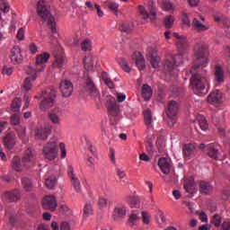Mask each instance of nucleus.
Here are the masks:
<instances>
[{
  "mask_svg": "<svg viewBox=\"0 0 230 230\" xmlns=\"http://www.w3.org/2000/svg\"><path fill=\"white\" fill-rule=\"evenodd\" d=\"M192 76L190 78V85L196 94H202L205 89H209V78L206 76L207 73L202 72L200 65L194 64L190 69Z\"/></svg>",
  "mask_w": 230,
  "mask_h": 230,
  "instance_id": "1",
  "label": "nucleus"
},
{
  "mask_svg": "<svg viewBox=\"0 0 230 230\" xmlns=\"http://www.w3.org/2000/svg\"><path fill=\"white\" fill-rule=\"evenodd\" d=\"M49 8L48 2L41 0L38 2L37 13L46 22L48 28L51 30V33H57V22H55V17L52 16Z\"/></svg>",
  "mask_w": 230,
  "mask_h": 230,
  "instance_id": "2",
  "label": "nucleus"
},
{
  "mask_svg": "<svg viewBox=\"0 0 230 230\" xmlns=\"http://www.w3.org/2000/svg\"><path fill=\"white\" fill-rule=\"evenodd\" d=\"M193 52L194 58L196 59L194 64L199 66L202 73H208V70L205 69V67H208V64H209V59H208V56L209 55L208 45L203 41H198L194 46Z\"/></svg>",
  "mask_w": 230,
  "mask_h": 230,
  "instance_id": "3",
  "label": "nucleus"
},
{
  "mask_svg": "<svg viewBox=\"0 0 230 230\" xmlns=\"http://www.w3.org/2000/svg\"><path fill=\"white\" fill-rule=\"evenodd\" d=\"M184 60H186V52L180 50V53L165 60L164 64V73L167 76H177V73H179L177 66L184 64Z\"/></svg>",
  "mask_w": 230,
  "mask_h": 230,
  "instance_id": "4",
  "label": "nucleus"
},
{
  "mask_svg": "<svg viewBox=\"0 0 230 230\" xmlns=\"http://www.w3.org/2000/svg\"><path fill=\"white\" fill-rule=\"evenodd\" d=\"M33 159L35 156L33 155V152L29 148L23 157L21 158L19 156H14L12 160V168L15 170V172H22L25 168H30L33 163Z\"/></svg>",
  "mask_w": 230,
  "mask_h": 230,
  "instance_id": "5",
  "label": "nucleus"
},
{
  "mask_svg": "<svg viewBox=\"0 0 230 230\" xmlns=\"http://www.w3.org/2000/svg\"><path fill=\"white\" fill-rule=\"evenodd\" d=\"M57 97V92L53 89H47L41 92V101L40 107L41 111H46V109H49L53 107L55 104V98Z\"/></svg>",
  "mask_w": 230,
  "mask_h": 230,
  "instance_id": "6",
  "label": "nucleus"
},
{
  "mask_svg": "<svg viewBox=\"0 0 230 230\" xmlns=\"http://www.w3.org/2000/svg\"><path fill=\"white\" fill-rule=\"evenodd\" d=\"M58 155V142L55 140L49 141L43 146V156L48 161H55Z\"/></svg>",
  "mask_w": 230,
  "mask_h": 230,
  "instance_id": "7",
  "label": "nucleus"
},
{
  "mask_svg": "<svg viewBox=\"0 0 230 230\" xmlns=\"http://www.w3.org/2000/svg\"><path fill=\"white\" fill-rule=\"evenodd\" d=\"M166 116L168 117L169 127H173L177 123V114L179 113V102L175 101H170L165 110Z\"/></svg>",
  "mask_w": 230,
  "mask_h": 230,
  "instance_id": "8",
  "label": "nucleus"
},
{
  "mask_svg": "<svg viewBox=\"0 0 230 230\" xmlns=\"http://www.w3.org/2000/svg\"><path fill=\"white\" fill-rule=\"evenodd\" d=\"M84 89L86 93H89L91 96L100 98V92L96 89V84H94V81H93V78L89 76V74H86V76L84 77Z\"/></svg>",
  "mask_w": 230,
  "mask_h": 230,
  "instance_id": "9",
  "label": "nucleus"
},
{
  "mask_svg": "<svg viewBox=\"0 0 230 230\" xmlns=\"http://www.w3.org/2000/svg\"><path fill=\"white\" fill-rule=\"evenodd\" d=\"M148 10L150 13H148V12L145 10V7H143V5H138V12L143 19H150V21H155L156 9L155 4H154V2L149 3Z\"/></svg>",
  "mask_w": 230,
  "mask_h": 230,
  "instance_id": "10",
  "label": "nucleus"
},
{
  "mask_svg": "<svg viewBox=\"0 0 230 230\" xmlns=\"http://www.w3.org/2000/svg\"><path fill=\"white\" fill-rule=\"evenodd\" d=\"M9 58L12 64H13L14 66L17 64H22L23 57L21 48L19 46H14L13 49H11Z\"/></svg>",
  "mask_w": 230,
  "mask_h": 230,
  "instance_id": "11",
  "label": "nucleus"
},
{
  "mask_svg": "<svg viewBox=\"0 0 230 230\" xmlns=\"http://www.w3.org/2000/svg\"><path fill=\"white\" fill-rule=\"evenodd\" d=\"M67 175L71 181V184L74 190L77 193H80V191H82V184L80 183V180H78V177L75 175V169L73 168V165H68Z\"/></svg>",
  "mask_w": 230,
  "mask_h": 230,
  "instance_id": "12",
  "label": "nucleus"
},
{
  "mask_svg": "<svg viewBox=\"0 0 230 230\" xmlns=\"http://www.w3.org/2000/svg\"><path fill=\"white\" fill-rule=\"evenodd\" d=\"M49 118L53 125H60L62 118H64V111L60 108H55L49 114Z\"/></svg>",
  "mask_w": 230,
  "mask_h": 230,
  "instance_id": "13",
  "label": "nucleus"
},
{
  "mask_svg": "<svg viewBox=\"0 0 230 230\" xmlns=\"http://www.w3.org/2000/svg\"><path fill=\"white\" fill-rule=\"evenodd\" d=\"M60 92L65 98H69L73 94V83L69 80H63L59 84Z\"/></svg>",
  "mask_w": 230,
  "mask_h": 230,
  "instance_id": "14",
  "label": "nucleus"
},
{
  "mask_svg": "<svg viewBox=\"0 0 230 230\" xmlns=\"http://www.w3.org/2000/svg\"><path fill=\"white\" fill-rule=\"evenodd\" d=\"M106 107L109 114L114 118L119 114V106L116 102V99L114 97H110L106 102Z\"/></svg>",
  "mask_w": 230,
  "mask_h": 230,
  "instance_id": "15",
  "label": "nucleus"
},
{
  "mask_svg": "<svg viewBox=\"0 0 230 230\" xmlns=\"http://www.w3.org/2000/svg\"><path fill=\"white\" fill-rule=\"evenodd\" d=\"M183 188L190 195H195L197 193V188H195V178L193 176L184 177Z\"/></svg>",
  "mask_w": 230,
  "mask_h": 230,
  "instance_id": "16",
  "label": "nucleus"
},
{
  "mask_svg": "<svg viewBox=\"0 0 230 230\" xmlns=\"http://www.w3.org/2000/svg\"><path fill=\"white\" fill-rule=\"evenodd\" d=\"M172 37L175 38L176 48H178L180 51L188 49V38H186V36H181V34L174 32L172 33Z\"/></svg>",
  "mask_w": 230,
  "mask_h": 230,
  "instance_id": "17",
  "label": "nucleus"
},
{
  "mask_svg": "<svg viewBox=\"0 0 230 230\" xmlns=\"http://www.w3.org/2000/svg\"><path fill=\"white\" fill-rule=\"evenodd\" d=\"M208 102L212 105H220L224 102V94L219 90H215L208 96Z\"/></svg>",
  "mask_w": 230,
  "mask_h": 230,
  "instance_id": "18",
  "label": "nucleus"
},
{
  "mask_svg": "<svg viewBox=\"0 0 230 230\" xmlns=\"http://www.w3.org/2000/svg\"><path fill=\"white\" fill-rule=\"evenodd\" d=\"M57 199L53 196H45L42 199L43 209H48L49 211H55L57 209Z\"/></svg>",
  "mask_w": 230,
  "mask_h": 230,
  "instance_id": "19",
  "label": "nucleus"
},
{
  "mask_svg": "<svg viewBox=\"0 0 230 230\" xmlns=\"http://www.w3.org/2000/svg\"><path fill=\"white\" fill-rule=\"evenodd\" d=\"M147 57L152 67H154V69H157V67H159V62H161V58L157 55V50L155 49L149 48L147 49Z\"/></svg>",
  "mask_w": 230,
  "mask_h": 230,
  "instance_id": "20",
  "label": "nucleus"
},
{
  "mask_svg": "<svg viewBox=\"0 0 230 230\" xmlns=\"http://www.w3.org/2000/svg\"><path fill=\"white\" fill-rule=\"evenodd\" d=\"M214 80L218 84H224V82H226L224 68L220 65H217L214 68Z\"/></svg>",
  "mask_w": 230,
  "mask_h": 230,
  "instance_id": "21",
  "label": "nucleus"
},
{
  "mask_svg": "<svg viewBox=\"0 0 230 230\" xmlns=\"http://www.w3.org/2000/svg\"><path fill=\"white\" fill-rule=\"evenodd\" d=\"M49 134H51L50 125H47L44 128H40L36 130V137L42 141L48 139V136H49Z\"/></svg>",
  "mask_w": 230,
  "mask_h": 230,
  "instance_id": "22",
  "label": "nucleus"
},
{
  "mask_svg": "<svg viewBox=\"0 0 230 230\" xmlns=\"http://www.w3.org/2000/svg\"><path fill=\"white\" fill-rule=\"evenodd\" d=\"M182 154L186 161L191 159L192 157H195V146H193L192 144H186L185 146H183Z\"/></svg>",
  "mask_w": 230,
  "mask_h": 230,
  "instance_id": "23",
  "label": "nucleus"
},
{
  "mask_svg": "<svg viewBox=\"0 0 230 230\" xmlns=\"http://www.w3.org/2000/svg\"><path fill=\"white\" fill-rule=\"evenodd\" d=\"M158 166L164 175H168L170 173V169L172 168L170 159L165 157L160 158L158 161Z\"/></svg>",
  "mask_w": 230,
  "mask_h": 230,
  "instance_id": "24",
  "label": "nucleus"
},
{
  "mask_svg": "<svg viewBox=\"0 0 230 230\" xmlns=\"http://www.w3.org/2000/svg\"><path fill=\"white\" fill-rule=\"evenodd\" d=\"M4 199L9 202H17L21 199V190H13L4 193Z\"/></svg>",
  "mask_w": 230,
  "mask_h": 230,
  "instance_id": "25",
  "label": "nucleus"
},
{
  "mask_svg": "<svg viewBox=\"0 0 230 230\" xmlns=\"http://www.w3.org/2000/svg\"><path fill=\"white\" fill-rule=\"evenodd\" d=\"M4 145L7 150H12L13 146H15V133L11 132L8 133L4 137Z\"/></svg>",
  "mask_w": 230,
  "mask_h": 230,
  "instance_id": "26",
  "label": "nucleus"
},
{
  "mask_svg": "<svg viewBox=\"0 0 230 230\" xmlns=\"http://www.w3.org/2000/svg\"><path fill=\"white\" fill-rule=\"evenodd\" d=\"M191 26L193 30H195V31H198V33H204V31H208V30H209V27L208 25H204L197 18H193Z\"/></svg>",
  "mask_w": 230,
  "mask_h": 230,
  "instance_id": "27",
  "label": "nucleus"
},
{
  "mask_svg": "<svg viewBox=\"0 0 230 230\" xmlns=\"http://www.w3.org/2000/svg\"><path fill=\"white\" fill-rule=\"evenodd\" d=\"M133 60H135L136 65L139 70L145 69V58L141 54V52H134L132 55Z\"/></svg>",
  "mask_w": 230,
  "mask_h": 230,
  "instance_id": "28",
  "label": "nucleus"
},
{
  "mask_svg": "<svg viewBox=\"0 0 230 230\" xmlns=\"http://www.w3.org/2000/svg\"><path fill=\"white\" fill-rule=\"evenodd\" d=\"M42 71H44V66H42L41 67H38L36 66V69H33V67L31 66H28L26 68V73L30 75L28 76V78H31L32 81L37 80V74L42 73Z\"/></svg>",
  "mask_w": 230,
  "mask_h": 230,
  "instance_id": "29",
  "label": "nucleus"
},
{
  "mask_svg": "<svg viewBox=\"0 0 230 230\" xmlns=\"http://www.w3.org/2000/svg\"><path fill=\"white\" fill-rule=\"evenodd\" d=\"M208 155L212 159H218V146L209 144L207 146Z\"/></svg>",
  "mask_w": 230,
  "mask_h": 230,
  "instance_id": "30",
  "label": "nucleus"
},
{
  "mask_svg": "<svg viewBox=\"0 0 230 230\" xmlns=\"http://www.w3.org/2000/svg\"><path fill=\"white\" fill-rule=\"evenodd\" d=\"M94 57L93 55L85 56L84 58V69L86 71H93L94 69Z\"/></svg>",
  "mask_w": 230,
  "mask_h": 230,
  "instance_id": "31",
  "label": "nucleus"
},
{
  "mask_svg": "<svg viewBox=\"0 0 230 230\" xmlns=\"http://www.w3.org/2000/svg\"><path fill=\"white\" fill-rule=\"evenodd\" d=\"M49 53L48 52H44L43 54L39 55L36 58V66L38 67H41L42 66H44V67H46L45 64L46 62H48V60H49Z\"/></svg>",
  "mask_w": 230,
  "mask_h": 230,
  "instance_id": "32",
  "label": "nucleus"
},
{
  "mask_svg": "<svg viewBox=\"0 0 230 230\" xmlns=\"http://www.w3.org/2000/svg\"><path fill=\"white\" fill-rule=\"evenodd\" d=\"M199 191L205 195H209L213 191V186L208 181H200Z\"/></svg>",
  "mask_w": 230,
  "mask_h": 230,
  "instance_id": "33",
  "label": "nucleus"
},
{
  "mask_svg": "<svg viewBox=\"0 0 230 230\" xmlns=\"http://www.w3.org/2000/svg\"><path fill=\"white\" fill-rule=\"evenodd\" d=\"M144 121L147 128H152V123H154V119L152 118V111H144Z\"/></svg>",
  "mask_w": 230,
  "mask_h": 230,
  "instance_id": "34",
  "label": "nucleus"
},
{
  "mask_svg": "<svg viewBox=\"0 0 230 230\" xmlns=\"http://www.w3.org/2000/svg\"><path fill=\"white\" fill-rule=\"evenodd\" d=\"M142 98L146 102H148L152 98V87L148 84H143L142 86Z\"/></svg>",
  "mask_w": 230,
  "mask_h": 230,
  "instance_id": "35",
  "label": "nucleus"
},
{
  "mask_svg": "<svg viewBox=\"0 0 230 230\" xmlns=\"http://www.w3.org/2000/svg\"><path fill=\"white\" fill-rule=\"evenodd\" d=\"M195 123L199 125L201 130H208V120H206V117L198 115Z\"/></svg>",
  "mask_w": 230,
  "mask_h": 230,
  "instance_id": "36",
  "label": "nucleus"
},
{
  "mask_svg": "<svg viewBox=\"0 0 230 230\" xmlns=\"http://www.w3.org/2000/svg\"><path fill=\"white\" fill-rule=\"evenodd\" d=\"M127 214V208L124 206L119 205L114 209L115 218H122Z\"/></svg>",
  "mask_w": 230,
  "mask_h": 230,
  "instance_id": "37",
  "label": "nucleus"
},
{
  "mask_svg": "<svg viewBox=\"0 0 230 230\" xmlns=\"http://www.w3.org/2000/svg\"><path fill=\"white\" fill-rule=\"evenodd\" d=\"M64 64H66V58H64V56L62 55H57L55 57V60L52 64L53 67H64Z\"/></svg>",
  "mask_w": 230,
  "mask_h": 230,
  "instance_id": "38",
  "label": "nucleus"
},
{
  "mask_svg": "<svg viewBox=\"0 0 230 230\" xmlns=\"http://www.w3.org/2000/svg\"><path fill=\"white\" fill-rule=\"evenodd\" d=\"M22 186L26 191H31V190H33V183L30 178H22Z\"/></svg>",
  "mask_w": 230,
  "mask_h": 230,
  "instance_id": "39",
  "label": "nucleus"
},
{
  "mask_svg": "<svg viewBox=\"0 0 230 230\" xmlns=\"http://www.w3.org/2000/svg\"><path fill=\"white\" fill-rule=\"evenodd\" d=\"M57 184V177L55 175H51L45 181V185L49 190H53L55 188V185Z\"/></svg>",
  "mask_w": 230,
  "mask_h": 230,
  "instance_id": "40",
  "label": "nucleus"
},
{
  "mask_svg": "<svg viewBox=\"0 0 230 230\" xmlns=\"http://www.w3.org/2000/svg\"><path fill=\"white\" fill-rule=\"evenodd\" d=\"M173 22H175V17L173 15L165 16L164 23L167 30L173 28Z\"/></svg>",
  "mask_w": 230,
  "mask_h": 230,
  "instance_id": "41",
  "label": "nucleus"
},
{
  "mask_svg": "<svg viewBox=\"0 0 230 230\" xmlns=\"http://www.w3.org/2000/svg\"><path fill=\"white\" fill-rule=\"evenodd\" d=\"M22 105V100L19 97H16L13 100L11 104V109L13 112H19Z\"/></svg>",
  "mask_w": 230,
  "mask_h": 230,
  "instance_id": "42",
  "label": "nucleus"
},
{
  "mask_svg": "<svg viewBox=\"0 0 230 230\" xmlns=\"http://www.w3.org/2000/svg\"><path fill=\"white\" fill-rule=\"evenodd\" d=\"M102 79L103 80L104 84L109 87V89H114V83L112 82V80H111L107 73L103 72L102 74Z\"/></svg>",
  "mask_w": 230,
  "mask_h": 230,
  "instance_id": "43",
  "label": "nucleus"
},
{
  "mask_svg": "<svg viewBox=\"0 0 230 230\" xmlns=\"http://www.w3.org/2000/svg\"><path fill=\"white\" fill-rule=\"evenodd\" d=\"M117 62L120 65V67L123 69V71L126 73H130V66L125 58H119Z\"/></svg>",
  "mask_w": 230,
  "mask_h": 230,
  "instance_id": "44",
  "label": "nucleus"
},
{
  "mask_svg": "<svg viewBox=\"0 0 230 230\" xmlns=\"http://www.w3.org/2000/svg\"><path fill=\"white\" fill-rule=\"evenodd\" d=\"M211 224H213L215 227H220V225L222 224V217L218 214H215L211 218Z\"/></svg>",
  "mask_w": 230,
  "mask_h": 230,
  "instance_id": "45",
  "label": "nucleus"
},
{
  "mask_svg": "<svg viewBox=\"0 0 230 230\" xmlns=\"http://www.w3.org/2000/svg\"><path fill=\"white\" fill-rule=\"evenodd\" d=\"M34 81L31 80V77H27L23 82L22 90L23 91H31L32 87V83Z\"/></svg>",
  "mask_w": 230,
  "mask_h": 230,
  "instance_id": "46",
  "label": "nucleus"
},
{
  "mask_svg": "<svg viewBox=\"0 0 230 230\" xmlns=\"http://www.w3.org/2000/svg\"><path fill=\"white\" fill-rule=\"evenodd\" d=\"M94 210L93 209V205L86 203L84 208V217H91Z\"/></svg>",
  "mask_w": 230,
  "mask_h": 230,
  "instance_id": "47",
  "label": "nucleus"
},
{
  "mask_svg": "<svg viewBox=\"0 0 230 230\" xmlns=\"http://www.w3.org/2000/svg\"><path fill=\"white\" fill-rule=\"evenodd\" d=\"M181 22L183 26H186L187 28H191V22L190 21V17L188 16V13H183L181 14Z\"/></svg>",
  "mask_w": 230,
  "mask_h": 230,
  "instance_id": "48",
  "label": "nucleus"
},
{
  "mask_svg": "<svg viewBox=\"0 0 230 230\" xmlns=\"http://www.w3.org/2000/svg\"><path fill=\"white\" fill-rule=\"evenodd\" d=\"M162 8L165 12H173V4L170 1H164L162 4Z\"/></svg>",
  "mask_w": 230,
  "mask_h": 230,
  "instance_id": "49",
  "label": "nucleus"
},
{
  "mask_svg": "<svg viewBox=\"0 0 230 230\" xmlns=\"http://www.w3.org/2000/svg\"><path fill=\"white\" fill-rule=\"evenodd\" d=\"M21 123V117L19 114L15 113L11 116V125H13V127L19 126Z\"/></svg>",
  "mask_w": 230,
  "mask_h": 230,
  "instance_id": "50",
  "label": "nucleus"
},
{
  "mask_svg": "<svg viewBox=\"0 0 230 230\" xmlns=\"http://www.w3.org/2000/svg\"><path fill=\"white\" fill-rule=\"evenodd\" d=\"M133 28L132 23H122L119 30L123 33H129Z\"/></svg>",
  "mask_w": 230,
  "mask_h": 230,
  "instance_id": "51",
  "label": "nucleus"
},
{
  "mask_svg": "<svg viewBox=\"0 0 230 230\" xmlns=\"http://www.w3.org/2000/svg\"><path fill=\"white\" fill-rule=\"evenodd\" d=\"M81 49L83 51H91V40H84L81 43Z\"/></svg>",
  "mask_w": 230,
  "mask_h": 230,
  "instance_id": "52",
  "label": "nucleus"
},
{
  "mask_svg": "<svg viewBox=\"0 0 230 230\" xmlns=\"http://www.w3.org/2000/svg\"><path fill=\"white\" fill-rule=\"evenodd\" d=\"M138 218H139V210H132V214L129 217V222L135 225L136 220H137Z\"/></svg>",
  "mask_w": 230,
  "mask_h": 230,
  "instance_id": "53",
  "label": "nucleus"
},
{
  "mask_svg": "<svg viewBox=\"0 0 230 230\" xmlns=\"http://www.w3.org/2000/svg\"><path fill=\"white\" fill-rule=\"evenodd\" d=\"M116 173H117V176L119 177V179H120V181H122L123 182H127V180H126L127 172H125V171L118 168L116 170Z\"/></svg>",
  "mask_w": 230,
  "mask_h": 230,
  "instance_id": "54",
  "label": "nucleus"
},
{
  "mask_svg": "<svg viewBox=\"0 0 230 230\" xmlns=\"http://www.w3.org/2000/svg\"><path fill=\"white\" fill-rule=\"evenodd\" d=\"M141 217L144 224H150V214L148 212H141Z\"/></svg>",
  "mask_w": 230,
  "mask_h": 230,
  "instance_id": "55",
  "label": "nucleus"
},
{
  "mask_svg": "<svg viewBox=\"0 0 230 230\" xmlns=\"http://www.w3.org/2000/svg\"><path fill=\"white\" fill-rule=\"evenodd\" d=\"M18 136L20 139L22 140L23 143H26V129L25 128H21V130L18 131Z\"/></svg>",
  "mask_w": 230,
  "mask_h": 230,
  "instance_id": "56",
  "label": "nucleus"
},
{
  "mask_svg": "<svg viewBox=\"0 0 230 230\" xmlns=\"http://www.w3.org/2000/svg\"><path fill=\"white\" fill-rule=\"evenodd\" d=\"M98 206L101 209H103V208H107V199H105L104 198H100Z\"/></svg>",
  "mask_w": 230,
  "mask_h": 230,
  "instance_id": "57",
  "label": "nucleus"
},
{
  "mask_svg": "<svg viewBox=\"0 0 230 230\" xmlns=\"http://www.w3.org/2000/svg\"><path fill=\"white\" fill-rule=\"evenodd\" d=\"M59 148L61 150V157H62V159L66 158V144L60 143L59 144Z\"/></svg>",
  "mask_w": 230,
  "mask_h": 230,
  "instance_id": "58",
  "label": "nucleus"
},
{
  "mask_svg": "<svg viewBox=\"0 0 230 230\" xmlns=\"http://www.w3.org/2000/svg\"><path fill=\"white\" fill-rule=\"evenodd\" d=\"M129 206H130V208H139L137 199H136V198H130L129 199Z\"/></svg>",
  "mask_w": 230,
  "mask_h": 230,
  "instance_id": "59",
  "label": "nucleus"
},
{
  "mask_svg": "<svg viewBox=\"0 0 230 230\" xmlns=\"http://www.w3.org/2000/svg\"><path fill=\"white\" fill-rule=\"evenodd\" d=\"M2 73L3 75H7V76H10V75L13 73V68L4 66Z\"/></svg>",
  "mask_w": 230,
  "mask_h": 230,
  "instance_id": "60",
  "label": "nucleus"
},
{
  "mask_svg": "<svg viewBox=\"0 0 230 230\" xmlns=\"http://www.w3.org/2000/svg\"><path fill=\"white\" fill-rule=\"evenodd\" d=\"M16 37H17L18 40H22L24 39V29L23 28L19 29Z\"/></svg>",
  "mask_w": 230,
  "mask_h": 230,
  "instance_id": "61",
  "label": "nucleus"
},
{
  "mask_svg": "<svg viewBox=\"0 0 230 230\" xmlns=\"http://www.w3.org/2000/svg\"><path fill=\"white\" fill-rule=\"evenodd\" d=\"M87 165L89 168H94V158L93 156L87 158Z\"/></svg>",
  "mask_w": 230,
  "mask_h": 230,
  "instance_id": "62",
  "label": "nucleus"
},
{
  "mask_svg": "<svg viewBox=\"0 0 230 230\" xmlns=\"http://www.w3.org/2000/svg\"><path fill=\"white\" fill-rule=\"evenodd\" d=\"M199 219L201 222L208 224V215H206L204 212L199 213Z\"/></svg>",
  "mask_w": 230,
  "mask_h": 230,
  "instance_id": "63",
  "label": "nucleus"
},
{
  "mask_svg": "<svg viewBox=\"0 0 230 230\" xmlns=\"http://www.w3.org/2000/svg\"><path fill=\"white\" fill-rule=\"evenodd\" d=\"M60 230H71V226H69V223H66V222L61 223Z\"/></svg>",
  "mask_w": 230,
  "mask_h": 230,
  "instance_id": "64",
  "label": "nucleus"
}]
</instances>
